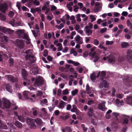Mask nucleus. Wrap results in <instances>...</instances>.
Segmentation results:
<instances>
[{
  "mask_svg": "<svg viewBox=\"0 0 132 132\" xmlns=\"http://www.w3.org/2000/svg\"><path fill=\"white\" fill-rule=\"evenodd\" d=\"M127 127L126 126H124L122 128L121 132H126L127 129Z\"/></svg>",
  "mask_w": 132,
  "mask_h": 132,
  "instance_id": "obj_50",
  "label": "nucleus"
},
{
  "mask_svg": "<svg viewBox=\"0 0 132 132\" xmlns=\"http://www.w3.org/2000/svg\"><path fill=\"white\" fill-rule=\"evenodd\" d=\"M88 52L87 51H85L83 53V56L84 57H86L88 56Z\"/></svg>",
  "mask_w": 132,
  "mask_h": 132,
  "instance_id": "obj_38",
  "label": "nucleus"
},
{
  "mask_svg": "<svg viewBox=\"0 0 132 132\" xmlns=\"http://www.w3.org/2000/svg\"><path fill=\"white\" fill-rule=\"evenodd\" d=\"M57 9V7L53 5L51 6V11H53L56 10Z\"/></svg>",
  "mask_w": 132,
  "mask_h": 132,
  "instance_id": "obj_58",
  "label": "nucleus"
},
{
  "mask_svg": "<svg viewBox=\"0 0 132 132\" xmlns=\"http://www.w3.org/2000/svg\"><path fill=\"white\" fill-rule=\"evenodd\" d=\"M73 7L74 8L73 11L75 12H77L78 11V9L79 8L78 7V6L76 5H75L73 6Z\"/></svg>",
  "mask_w": 132,
  "mask_h": 132,
  "instance_id": "obj_39",
  "label": "nucleus"
},
{
  "mask_svg": "<svg viewBox=\"0 0 132 132\" xmlns=\"http://www.w3.org/2000/svg\"><path fill=\"white\" fill-rule=\"evenodd\" d=\"M112 115L113 116H114L117 119V120H118V119L117 118V117L119 116V113L113 112L112 113Z\"/></svg>",
  "mask_w": 132,
  "mask_h": 132,
  "instance_id": "obj_40",
  "label": "nucleus"
},
{
  "mask_svg": "<svg viewBox=\"0 0 132 132\" xmlns=\"http://www.w3.org/2000/svg\"><path fill=\"white\" fill-rule=\"evenodd\" d=\"M108 58V62H110V63H114L115 61V57L113 56L110 55Z\"/></svg>",
  "mask_w": 132,
  "mask_h": 132,
  "instance_id": "obj_12",
  "label": "nucleus"
},
{
  "mask_svg": "<svg viewBox=\"0 0 132 132\" xmlns=\"http://www.w3.org/2000/svg\"><path fill=\"white\" fill-rule=\"evenodd\" d=\"M81 127L83 129L84 131L85 132L87 130V129L85 127V125L83 124H81Z\"/></svg>",
  "mask_w": 132,
  "mask_h": 132,
  "instance_id": "obj_42",
  "label": "nucleus"
},
{
  "mask_svg": "<svg viewBox=\"0 0 132 132\" xmlns=\"http://www.w3.org/2000/svg\"><path fill=\"white\" fill-rule=\"evenodd\" d=\"M128 12L125 11H123L121 14V15L124 16H126L128 15Z\"/></svg>",
  "mask_w": 132,
  "mask_h": 132,
  "instance_id": "obj_55",
  "label": "nucleus"
},
{
  "mask_svg": "<svg viewBox=\"0 0 132 132\" xmlns=\"http://www.w3.org/2000/svg\"><path fill=\"white\" fill-rule=\"evenodd\" d=\"M93 58L95 59L93 60V61L94 62H96L99 59V57L97 55L95 56V57Z\"/></svg>",
  "mask_w": 132,
  "mask_h": 132,
  "instance_id": "obj_43",
  "label": "nucleus"
},
{
  "mask_svg": "<svg viewBox=\"0 0 132 132\" xmlns=\"http://www.w3.org/2000/svg\"><path fill=\"white\" fill-rule=\"evenodd\" d=\"M29 37L27 36V35L26 34H24V36L23 38V39H25L26 40H28V39H29Z\"/></svg>",
  "mask_w": 132,
  "mask_h": 132,
  "instance_id": "obj_53",
  "label": "nucleus"
},
{
  "mask_svg": "<svg viewBox=\"0 0 132 132\" xmlns=\"http://www.w3.org/2000/svg\"><path fill=\"white\" fill-rule=\"evenodd\" d=\"M126 55V60L129 61H130L132 59V50H128L127 52Z\"/></svg>",
  "mask_w": 132,
  "mask_h": 132,
  "instance_id": "obj_7",
  "label": "nucleus"
},
{
  "mask_svg": "<svg viewBox=\"0 0 132 132\" xmlns=\"http://www.w3.org/2000/svg\"><path fill=\"white\" fill-rule=\"evenodd\" d=\"M93 44L95 45H97L99 44V41L97 39H95L94 40Z\"/></svg>",
  "mask_w": 132,
  "mask_h": 132,
  "instance_id": "obj_44",
  "label": "nucleus"
},
{
  "mask_svg": "<svg viewBox=\"0 0 132 132\" xmlns=\"http://www.w3.org/2000/svg\"><path fill=\"white\" fill-rule=\"evenodd\" d=\"M61 91L62 90L60 89H59L58 90L57 92V96H60Z\"/></svg>",
  "mask_w": 132,
  "mask_h": 132,
  "instance_id": "obj_61",
  "label": "nucleus"
},
{
  "mask_svg": "<svg viewBox=\"0 0 132 132\" xmlns=\"http://www.w3.org/2000/svg\"><path fill=\"white\" fill-rule=\"evenodd\" d=\"M43 93L42 92L40 91H38L37 92V95L38 96H40L42 95Z\"/></svg>",
  "mask_w": 132,
  "mask_h": 132,
  "instance_id": "obj_62",
  "label": "nucleus"
},
{
  "mask_svg": "<svg viewBox=\"0 0 132 132\" xmlns=\"http://www.w3.org/2000/svg\"><path fill=\"white\" fill-rule=\"evenodd\" d=\"M80 37L79 35H77L76 37L75 38V39L76 41L78 42L80 40Z\"/></svg>",
  "mask_w": 132,
  "mask_h": 132,
  "instance_id": "obj_41",
  "label": "nucleus"
},
{
  "mask_svg": "<svg viewBox=\"0 0 132 132\" xmlns=\"http://www.w3.org/2000/svg\"><path fill=\"white\" fill-rule=\"evenodd\" d=\"M78 109L75 105H72V108L71 110L72 112H75L77 111Z\"/></svg>",
  "mask_w": 132,
  "mask_h": 132,
  "instance_id": "obj_24",
  "label": "nucleus"
},
{
  "mask_svg": "<svg viewBox=\"0 0 132 132\" xmlns=\"http://www.w3.org/2000/svg\"><path fill=\"white\" fill-rule=\"evenodd\" d=\"M105 101H103L102 103H100L98 105V108L102 111H104L105 108Z\"/></svg>",
  "mask_w": 132,
  "mask_h": 132,
  "instance_id": "obj_9",
  "label": "nucleus"
},
{
  "mask_svg": "<svg viewBox=\"0 0 132 132\" xmlns=\"http://www.w3.org/2000/svg\"><path fill=\"white\" fill-rule=\"evenodd\" d=\"M71 108V105L70 104H68L67 106L66 109L67 110H70Z\"/></svg>",
  "mask_w": 132,
  "mask_h": 132,
  "instance_id": "obj_56",
  "label": "nucleus"
},
{
  "mask_svg": "<svg viewBox=\"0 0 132 132\" xmlns=\"http://www.w3.org/2000/svg\"><path fill=\"white\" fill-rule=\"evenodd\" d=\"M104 87L106 88L108 85L107 82L105 80H103L102 82Z\"/></svg>",
  "mask_w": 132,
  "mask_h": 132,
  "instance_id": "obj_35",
  "label": "nucleus"
},
{
  "mask_svg": "<svg viewBox=\"0 0 132 132\" xmlns=\"http://www.w3.org/2000/svg\"><path fill=\"white\" fill-rule=\"evenodd\" d=\"M6 88L7 91L10 93H12V90L11 85L9 84H7L6 86Z\"/></svg>",
  "mask_w": 132,
  "mask_h": 132,
  "instance_id": "obj_17",
  "label": "nucleus"
},
{
  "mask_svg": "<svg viewBox=\"0 0 132 132\" xmlns=\"http://www.w3.org/2000/svg\"><path fill=\"white\" fill-rule=\"evenodd\" d=\"M107 30V28H103L101 29L100 30V32L102 33H103L106 32Z\"/></svg>",
  "mask_w": 132,
  "mask_h": 132,
  "instance_id": "obj_46",
  "label": "nucleus"
},
{
  "mask_svg": "<svg viewBox=\"0 0 132 132\" xmlns=\"http://www.w3.org/2000/svg\"><path fill=\"white\" fill-rule=\"evenodd\" d=\"M101 8L100 6H97L95 7V9L94 10V11L95 13H96Z\"/></svg>",
  "mask_w": 132,
  "mask_h": 132,
  "instance_id": "obj_33",
  "label": "nucleus"
},
{
  "mask_svg": "<svg viewBox=\"0 0 132 132\" xmlns=\"http://www.w3.org/2000/svg\"><path fill=\"white\" fill-rule=\"evenodd\" d=\"M129 45V44L126 42H122L121 44V47L122 48H127Z\"/></svg>",
  "mask_w": 132,
  "mask_h": 132,
  "instance_id": "obj_20",
  "label": "nucleus"
},
{
  "mask_svg": "<svg viewBox=\"0 0 132 132\" xmlns=\"http://www.w3.org/2000/svg\"><path fill=\"white\" fill-rule=\"evenodd\" d=\"M60 76L64 79H65L67 77L66 75L63 73H61L60 74Z\"/></svg>",
  "mask_w": 132,
  "mask_h": 132,
  "instance_id": "obj_51",
  "label": "nucleus"
},
{
  "mask_svg": "<svg viewBox=\"0 0 132 132\" xmlns=\"http://www.w3.org/2000/svg\"><path fill=\"white\" fill-rule=\"evenodd\" d=\"M78 92V90L77 89H75V90L72 91L71 92L72 95L75 96L77 94Z\"/></svg>",
  "mask_w": 132,
  "mask_h": 132,
  "instance_id": "obj_28",
  "label": "nucleus"
},
{
  "mask_svg": "<svg viewBox=\"0 0 132 132\" xmlns=\"http://www.w3.org/2000/svg\"><path fill=\"white\" fill-rule=\"evenodd\" d=\"M64 27L63 24L62 23L60 24L59 26L56 25V27L59 29H61V28H63Z\"/></svg>",
  "mask_w": 132,
  "mask_h": 132,
  "instance_id": "obj_37",
  "label": "nucleus"
},
{
  "mask_svg": "<svg viewBox=\"0 0 132 132\" xmlns=\"http://www.w3.org/2000/svg\"><path fill=\"white\" fill-rule=\"evenodd\" d=\"M93 103V101L92 100H89L88 102V105H90Z\"/></svg>",
  "mask_w": 132,
  "mask_h": 132,
  "instance_id": "obj_64",
  "label": "nucleus"
},
{
  "mask_svg": "<svg viewBox=\"0 0 132 132\" xmlns=\"http://www.w3.org/2000/svg\"><path fill=\"white\" fill-rule=\"evenodd\" d=\"M35 12L36 11L40 12L41 11V9L39 7L35 8Z\"/></svg>",
  "mask_w": 132,
  "mask_h": 132,
  "instance_id": "obj_63",
  "label": "nucleus"
},
{
  "mask_svg": "<svg viewBox=\"0 0 132 132\" xmlns=\"http://www.w3.org/2000/svg\"><path fill=\"white\" fill-rule=\"evenodd\" d=\"M90 78L91 80L92 81H95V80L96 77V75L94 73H93L92 74L90 75Z\"/></svg>",
  "mask_w": 132,
  "mask_h": 132,
  "instance_id": "obj_21",
  "label": "nucleus"
},
{
  "mask_svg": "<svg viewBox=\"0 0 132 132\" xmlns=\"http://www.w3.org/2000/svg\"><path fill=\"white\" fill-rule=\"evenodd\" d=\"M25 60L27 61L28 60L31 63H34L36 60V58L33 55L29 54L25 56Z\"/></svg>",
  "mask_w": 132,
  "mask_h": 132,
  "instance_id": "obj_3",
  "label": "nucleus"
},
{
  "mask_svg": "<svg viewBox=\"0 0 132 132\" xmlns=\"http://www.w3.org/2000/svg\"><path fill=\"white\" fill-rule=\"evenodd\" d=\"M111 127L114 130L117 129L118 127L117 124L115 122L111 123Z\"/></svg>",
  "mask_w": 132,
  "mask_h": 132,
  "instance_id": "obj_18",
  "label": "nucleus"
},
{
  "mask_svg": "<svg viewBox=\"0 0 132 132\" xmlns=\"http://www.w3.org/2000/svg\"><path fill=\"white\" fill-rule=\"evenodd\" d=\"M3 106L6 109H9L10 108L11 105V103L10 101L6 98H3Z\"/></svg>",
  "mask_w": 132,
  "mask_h": 132,
  "instance_id": "obj_5",
  "label": "nucleus"
},
{
  "mask_svg": "<svg viewBox=\"0 0 132 132\" xmlns=\"http://www.w3.org/2000/svg\"><path fill=\"white\" fill-rule=\"evenodd\" d=\"M48 54V51L46 50H44V52L43 56H44L46 57L47 56Z\"/></svg>",
  "mask_w": 132,
  "mask_h": 132,
  "instance_id": "obj_49",
  "label": "nucleus"
},
{
  "mask_svg": "<svg viewBox=\"0 0 132 132\" xmlns=\"http://www.w3.org/2000/svg\"><path fill=\"white\" fill-rule=\"evenodd\" d=\"M15 125L19 128H21L22 127V124L18 121H16Z\"/></svg>",
  "mask_w": 132,
  "mask_h": 132,
  "instance_id": "obj_19",
  "label": "nucleus"
},
{
  "mask_svg": "<svg viewBox=\"0 0 132 132\" xmlns=\"http://www.w3.org/2000/svg\"><path fill=\"white\" fill-rule=\"evenodd\" d=\"M0 127L1 129H7V126L5 123H2Z\"/></svg>",
  "mask_w": 132,
  "mask_h": 132,
  "instance_id": "obj_26",
  "label": "nucleus"
},
{
  "mask_svg": "<svg viewBox=\"0 0 132 132\" xmlns=\"http://www.w3.org/2000/svg\"><path fill=\"white\" fill-rule=\"evenodd\" d=\"M127 26H131V22H130V21L129 20H127Z\"/></svg>",
  "mask_w": 132,
  "mask_h": 132,
  "instance_id": "obj_60",
  "label": "nucleus"
},
{
  "mask_svg": "<svg viewBox=\"0 0 132 132\" xmlns=\"http://www.w3.org/2000/svg\"><path fill=\"white\" fill-rule=\"evenodd\" d=\"M10 29H7L6 27L0 26V31L3 33L10 32L11 31Z\"/></svg>",
  "mask_w": 132,
  "mask_h": 132,
  "instance_id": "obj_10",
  "label": "nucleus"
},
{
  "mask_svg": "<svg viewBox=\"0 0 132 132\" xmlns=\"http://www.w3.org/2000/svg\"><path fill=\"white\" fill-rule=\"evenodd\" d=\"M118 60L120 62L124 60V58L122 56H120L118 57Z\"/></svg>",
  "mask_w": 132,
  "mask_h": 132,
  "instance_id": "obj_52",
  "label": "nucleus"
},
{
  "mask_svg": "<svg viewBox=\"0 0 132 132\" xmlns=\"http://www.w3.org/2000/svg\"><path fill=\"white\" fill-rule=\"evenodd\" d=\"M112 90V96H113L115 95V93H116V90L114 87L113 88Z\"/></svg>",
  "mask_w": 132,
  "mask_h": 132,
  "instance_id": "obj_57",
  "label": "nucleus"
},
{
  "mask_svg": "<svg viewBox=\"0 0 132 132\" xmlns=\"http://www.w3.org/2000/svg\"><path fill=\"white\" fill-rule=\"evenodd\" d=\"M89 27L88 26H87L85 27V29H86L85 32L87 34V35L88 36L91 35L92 33V30L89 29Z\"/></svg>",
  "mask_w": 132,
  "mask_h": 132,
  "instance_id": "obj_11",
  "label": "nucleus"
},
{
  "mask_svg": "<svg viewBox=\"0 0 132 132\" xmlns=\"http://www.w3.org/2000/svg\"><path fill=\"white\" fill-rule=\"evenodd\" d=\"M26 123L28 126L31 129H35L36 127V126L35 123V120L32 118H28L26 120Z\"/></svg>",
  "mask_w": 132,
  "mask_h": 132,
  "instance_id": "obj_1",
  "label": "nucleus"
},
{
  "mask_svg": "<svg viewBox=\"0 0 132 132\" xmlns=\"http://www.w3.org/2000/svg\"><path fill=\"white\" fill-rule=\"evenodd\" d=\"M22 77L24 79V78H26V77L28 75V73L27 71H26L25 70V69H23L22 70Z\"/></svg>",
  "mask_w": 132,
  "mask_h": 132,
  "instance_id": "obj_15",
  "label": "nucleus"
},
{
  "mask_svg": "<svg viewBox=\"0 0 132 132\" xmlns=\"http://www.w3.org/2000/svg\"><path fill=\"white\" fill-rule=\"evenodd\" d=\"M65 103L63 101H61L59 104L58 107L61 109L63 108L64 107V103Z\"/></svg>",
  "mask_w": 132,
  "mask_h": 132,
  "instance_id": "obj_22",
  "label": "nucleus"
},
{
  "mask_svg": "<svg viewBox=\"0 0 132 132\" xmlns=\"http://www.w3.org/2000/svg\"><path fill=\"white\" fill-rule=\"evenodd\" d=\"M44 81L43 78H38L36 79L34 83V86L35 87L41 86L44 84Z\"/></svg>",
  "mask_w": 132,
  "mask_h": 132,
  "instance_id": "obj_2",
  "label": "nucleus"
},
{
  "mask_svg": "<svg viewBox=\"0 0 132 132\" xmlns=\"http://www.w3.org/2000/svg\"><path fill=\"white\" fill-rule=\"evenodd\" d=\"M122 32V30H118L117 33L115 35V37H117L119 34H120Z\"/></svg>",
  "mask_w": 132,
  "mask_h": 132,
  "instance_id": "obj_54",
  "label": "nucleus"
},
{
  "mask_svg": "<svg viewBox=\"0 0 132 132\" xmlns=\"http://www.w3.org/2000/svg\"><path fill=\"white\" fill-rule=\"evenodd\" d=\"M32 110L33 111V113L34 116H36L38 113L36 109L35 108H32Z\"/></svg>",
  "mask_w": 132,
  "mask_h": 132,
  "instance_id": "obj_29",
  "label": "nucleus"
},
{
  "mask_svg": "<svg viewBox=\"0 0 132 132\" xmlns=\"http://www.w3.org/2000/svg\"><path fill=\"white\" fill-rule=\"evenodd\" d=\"M0 19L2 21H5L6 19V17L5 15L1 13H0Z\"/></svg>",
  "mask_w": 132,
  "mask_h": 132,
  "instance_id": "obj_27",
  "label": "nucleus"
},
{
  "mask_svg": "<svg viewBox=\"0 0 132 132\" xmlns=\"http://www.w3.org/2000/svg\"><path fill=\"white\" fill-rule=\"evenodd\" d=\"M129 120L128 119L126 118H124L122 120L120 121V122L122 125H126L128 123Z\"/></svg>",
  "mask_w": 132,
  "mask_h": 132,
  "instance_id": "obj_13",
  "label": "nucleus"
},
{
  "mask_svg": "<svg viewBox=\"0 0 132 132\" xmlns=\"http://www.w3.org/2000/svg\"><path fill=\"white\" fill-rule=\"evenodd\" d=\"M35 122L38 125L40 126L42 124V120L39 118H37L34 119Z\"/></svg>",
  "mask_w": 132,
  "mask_h": 132,
  "instance_id": "obj_14",
  "label": "nucleus"
},
{
  "mask_svg": "<svg viewBox=\"0 0 132 132\" xmlns=\"http://www.w3.org/2000/svg\"><path fill=\"white\" fill-rule=\"evenodd\" d=\"M16 45L20 49H23L24 48V45L23 40L17 39L16 40Z\"/></svg>",
  "mask_w": 132,
  "mask_h": 132,
  "instance_id": "obj_4",
  "label": "nucleus"
},
{
  "mask_svg": "<svg viewBox=\"0 0 132 132\" xmlns=\"http://www.w3.org/2000/svg\"><path fill=\"white\" fill-rule=\"evenodd\" d=\"M90 19H91V21L92 22H93L94 21L96 20V18L94 16L92 15H90Z\"/></svg>",
  "mask_w": 132,
  "mask_h": 132,
  "instance_id": "obj_32",
  "label": "nucleus"
},
{
  "mask_svg": "<svg viewBox=\"0 0 132 132\" xmlns=\"http://www.w3.org/2000/svg\"><path fill=\"white\" fill-rule=\"evenodd\" d=\"M5 77L7 78L8 80L9 81H10L14 83L16 81V78H14L12 75H6L5 76Z\"/></svg>",
  "mask_w": 132,
  "mask_h": 132,
  "instance_id": "obj_8",
  "label": "nucleus"
},
{
  "mask_svg": "<svg viewBox=\"0 0 132 132\" xmlns=\"http://www.w3.org/2000/svg\"><path fill=\"white\" fill-rule=\"evenodd\" d=\"M94 110L92 108H88L87 114L89 116H92L93 114Z\"/></svg>",
  "mask_w": 132,
  "mask_h": 132,
  "instance_id": "obj_16",
  "label": "nucleus"
},
{
  "mask_svg": "<svg viewBox=\"0 0 132 132\" xmlns=\"http://www.w3.org/2000/svg\"><path fill=\"white\" fill-rule=\"evenodd\" d=\"M14 13L12 11H10L8 15L10 17H12L14 15Z\"/></svg>",
  "mask_w": 132,
  "mask_h": 132,
  "instance_id": "obj_36",
  "label": "nucleus"
},
{
  "mask_svg": "<svg viewBox=\"0 0 132 132\" xmlns=\"http://www.w3.org/2000/svg\"><path fill=\"white\" fill-rule=\"evenodd\" d=\"M96 53L95 52H94L92 53L91 52H90L89 54V56H91L93 58L95 57L96 55Z\"/></svg>",
  "mask_w": 132,
  "mask_h": 132,
  "instance_id": "obj_30",
  "label": "nucleus"
},
{
  "mask_svg": "<svg viewBox=\"0 0 132 132\" xmlns=\"http://www.w3.org/2000/svg\"><path fill=\"white\" fill-rule=\"evenodd\" d=\"M33 4L36 5L37 6L39 5L40 2L39 1H37V0H35L33 2Z\"/></svg>",
  "mask_w": 132,
  "mask_h": 132,
  "instance_id": "obj_48",
  "label": "nucleus"
},
{
  "mask_svg": "<svg viewBox=\"0 0 132 132\" xmlns=\"http://www.w3.org/2000/svg\"><path fill=\"white\" fill-rule=\"evenodd\" d=\"M9 63L10 66L11 67L12 66L14 63L13 59L12 58H10L9 60Z\"/></svg>",
  "mask_w": 132,
  "mask_h": 132,
  "instance_id": "obj_25",
  "label": "nucleus"
},
{
  "mask_svg": "<svg viewBox=\"0 0 132 132\" xmlns=\"http://www.w3.org/2000/svg\"><path fill=\"white\" fill-rule=\"evenodd\" d=\"M8 7L6 3H5L0 5V11L3 13H5L6 11L8 10Z\"/></svg>",
  "mask_w": 132,
  "mask_h": 132,
  "instance_id": "obj_6",
  "label": "nucleus"
},
{
  "mask_svg": "<svg viewBox=\"0 0 132 132\" xmlns=\"http://www.w3.org/2000/svg\"><path fill=\"white\" fill-rule=\"evenodd\" d=\"M63 94L64 95H66L68 94L69 93L68 90L67 89H65V90L63 91Z\"/></svg>",
  "mask_w": 132,
  "mask_h": 132,
  "instance_id": "obj_45",
  "label": "nucleus"
},
{
  "mask_svg": "<svg viewBox=\"0 0 132 132\" xmlns=\"http://www.w3.org/2000/svg\"><path fill=\"white\" fill-rule=\"evenodd\" d=\"M69 117L70 116L69 114H65L62 117V118L63 120H65L69 118Z\"/></svg>",
  "mask_w": 132,
  "mask_h": 132,
  "instance_id": "obj_23",
  "label": "nucleus"
},
{
  "mask_svg": "<svg viewBox=\"0 0 132 132\" xmlns=\"http://www.w3.org/2000/svg\"><path fill=\"white\" fill-rule=\"evenodd\" d=\"M101 76L103 77H104L106 75V73L105 72L103 71L101 73Z\"/></svg>",
  "mask_w": 132,
  "mask_h": 132,
  "instance_id": "obj_59",
  "label": "nucleus"
},
{
  "mask_svg": "<svg viewBox=\"0 0 132 132\" xmlns=\"http://www.w3.org/2000/svg\"><path fill=\"white\" fill-rule=\"evenodd\" d=\"M66 129L68 132H71L72 131V130L71 128L69 126H66Z\"/></svg>",
  "mask_w": 132,
  "mask_h": 132,
  "instance_id": "obj_47",
  "label": "nucleus"
},
{
  "mask_svg": "<svg viewBox=\"0 0 132 132\" xmlns=\"http://www.w3.org/2000/svg\"><path fill=\"white\" fill-rule=\"evenodd\" d=\"M28 91H25L23 93V96L26 98L27 99L28 98Z\"/></svg>",
  "mask_w": 132,
  "mask_h": 132,
  "instance_id": "obj_34",
  "label": "nucleus"
},
{
  "mask_svg": "<svg viewBox=\"0 0 132 132\" xmlns=\"http://www.w3.org/2000/svg\"><path fill=\"white\" fill-rule=\"evenodd\" d=\"M86 91L87 94L90 93V89L89 85L87 84L86 85Z\"/></svg>",
  "mask_w": 132,
  "mask_h": 132,
  "instance_id": "obj_31",
  "label": "nucleus"
}]
</instances>
